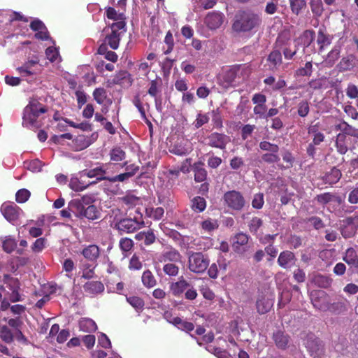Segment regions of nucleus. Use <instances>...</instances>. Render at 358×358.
I'll use <instances>...</instances> for the list:
<instances>
[{"mask_svg": "<svg viewBox=\"0 0 358 358\" xmlns=\"http://www.w3.org/2000/svg\"><path fill=\"white\" fill-rule=\"evenodd\" d=\"M210 264V259L207 255L201 252H192L188 257V268L196 274L203 273Z\"/></svg>", "mask_w": 358, "mask_h": 358, "instance_id": "obj_3", "label": "nucleus"}, {"mask_svg": "<svg viewBox=\"0 0 358 358\" xmlns=\"http://www.w3.org/2000/svg\"><path fill=\"white\" fill-rule=\"evenodd\" d=\"M144 226L143 221H138L136 218H124L120 220L115 224V227L118 231L124 233H133Z\"/></svg>", "mask_w": 358, "mask_h": 358, "instance_id": "obj_7", "label": "nucleus"}, {"mask_svg": "<svg viewBox=\"0 0 358 358\" xmlns=\"http://www.w3.org/2000/svg\"><path fill=\"white\" fill-rule=\"evenodd\" d=\"M262 22L260 15L250 10H240L235 16L232 28L238 32H248L258 28Z\"/></svg>", "mask_w": 358, "mask_h": 358, "instance_id": "obj_1", "label": "nucleus"}, {"mask_svg": "<svg viewBox=\"0 0 358 358\" xmlns=\"http://www.w3.org/2000/svg\"><path fill=\"white\" fill-rule=\"evenodd\" d=\"M341 53L340 48L334 47L327 55V62L333 65L339 58Z\"/></svg>", "mask_w": 358, "mask_h": 358, "instance_id": "obj_62", "label": "nucleus"}, {"mask_svg": "<svg viewBox=\"0 0 358 358\" xmlns=\"http://www.w3.org/2000/svg\"><path fill=\"white\" fill-rule=\"evenodd\" d=\"M146 214L155 220H159L164 216V210L162 207L146 208Z\"/></svg>", "mask_w": 358, "mask_h": 358, "instance_id": "obj_46", "label": "nucleus"}, {"mask_svg": "<svg viewBox=\"0 0 358 358\" xmlns=\"http://www.w3.org/2000/svg\"><path fill=\"white\" fill-rule=\"evenodd\" d=\"M109 157L111 162L117 163L126 158V152L120 147H115L110 150Z\"/></svg>", "mask_w": 358, "mask_h": 358, "instance_id": "obj_34", "label": "nucleus"}, {"mask_svg": "<svg viewBox=\"0 0 358 358\" xmlns=\"http://www.w3.org/2000/svg\"><path fill=\"white\" fill-rule=\"evenodd\" d=\"M264 203V196L263 193L255 194L252 201V206L255 209L262 208Z\"/></svg>", "mask_w": 358, "mask_h": 358, "instance_id": "obj_60", "label": "nucleus"}, {"mask_svg": "<svg viewBox=\"0 0 358 358\" xmlns=\"http://www.w3.org/2000/svg\"><path fill=\"white\" fill-rule=\"evenodd\" d=\"M355 56L352 54L343 57L338 64L340 71H347L352 69L355 65Z\"/></svg>", "mask_w": 358, "mask_h": 358, "instance_id": "obj_25", "label": "nucleus"}, {"mask_svg": "<svg viewBox=\"0 0 358 358\" xmlns=\"http://www.w3.org/2000/svg\"><path fill=\"white\" fill-rule=\"evenodd\" d=\"M263 162L268 164L277 163L280 161L278 152H266L262 155Z\"/></svg>", "mask_w": 358, "mask_h": 358, "instance_id": "obj_58", "label": "nucleus"}, {"mask_svg": "<svg viewBox=\"0 0 358 358\" xmlns=\"http://www.w3.org/2000/svg\"><path fill=\"white\" fill-rule=\"evenodd\" d=\"M313 72L312 62H307L304 67L299 68L295 71L296 76H310Z\"/></svg>", "mask_w": 358, "mask_h": 358, "instance_id": "obj_50", "label": "nucleus"}, {"mask_svg": "<svg viewBox=\"0 0 358 358\" xmlns=\"http://www.w3.org/2000/svg\"><path fill=\"white\" fill-rule=\"evenodd\" d=\"M266 61L269 66V70L272 71H277L282 64V57L280 50L278 49L271 51L268 55Z\"/></svg>", "mask_w": 358, "mask_h": 358, "instance_id": "obj_17", "label": "nucleus"}, {"mask_svg": "<svg viewBox=\"0 0 358 358\" xmlns=\"http://www.w3.org/2000/svg\"><path fill=\"white\" fill-rule=\"evenodd\" d=\"M303 343L310 353L318 354L323 348L322 341L313 334H309L303 341Z\"/></svg>", "mask_w": 358, "mask_h": 358, "instance_id": "obj_12", "label": "nucleus"}, {"mask_svg": "<svg viewBox=\"0 0 358 358\" xmlns=\"http://www.w3.org/2000/svg\"><path fill=\"white\" fill-rule=\"evenodd\" d=\"M38 63V60H28L24 62L22 66L17 67V71L22 76H29L35 74L36 73L31 69L33 66Z\"/></svg>", "mask_w": 358, "mask_h": 358, "instance_id": "obj_28", "label": "nucleus"}, {"mask_svg": "<svg viewBox=\"0 0 358 358\" xmlns=\"http://www.w3.org/2000/svg\"><path fill=\"white\" fill-rule=\"evenodd\" d=\"M202 229L208 232H210L218 227L216 220L208 219L201 222Z\"/></svg>", "mask_w": 358, "mask_h": 358, "instance_id": "obj_63", "label": "nucleus"}, {"mask_svg": "<svg viewBox=\"0 0 358 358\" xmlns=\"http://www.w3.org/2000/svg\"><path fill=\"white\" fill-rule=\"evenodd\" d=\"M272 338L278 349L284 350L288 348L290 336L285 331L278 330L273 332Z\"/></svg>", "mask_w": 358, "mask_h": 358, "instance_id": "obj_16", "label": "nucleus"}, {"mask_svg": "<svg viewBox=\"0 0 358 358\" xmlns=\"http://www.w3.org/2000/svg\"><path fill=\"white\" fill-rule=\"evenodd\" d=\"M345 138L344 134H339L337 136V140L336 141V148L341 155H344L347 152L348 148L347 145L345 144L343 141H342Z\"/></svg>", "mask_w": 358, "mask_h": 358, "instance_id": "obj_56", "label": "nucleus"}, {"mask_svg": "<svg viewBox=\"0 0 358 358\" xmlns=\"http://www.w3.org/2000/svg\"><path fill=\"white\" fill-rule=\"evenodd\" d=\"M120 41V34L115 31H111L110 34H108L104 42L107 43L112 49L116 50L119 47Z\"/></svg>", "mask_w": 358, "mask_h": 358, "instance_id": "obj_35", "label": "nucleus"}, {"mask_svg": "<svg viewBox=\"0 0 358 358\" xmlns=\"http://www.w3.org/2000/svg\"><path fill=\"white\" fill-rule=\"evenodd\" d=\"M310 6L313 13L317 16H321L324 11L322 0H310Z\"/></svg>", "mask_w": 358, "mask_h": 358, "instance_id": "obj_48", "label": "nucleus"}, {"mask_svg": "<svg viewBox=\"0 0 358 358\" xmlns=\"http://www.w3.org/2000/svg\"><path fill=\"white\" fill-rule=\"evenodd\" d=\"M189 287L191 284L181 276L178 281L170 285V290L173 296H179Z\"/></svg>", "mask_w": 358, "mask_h": 358, "instance_id": "obj_19", "label": "nucleus"}, {"mask_svg": "<svg viewBox=\"0 0 358 358\" xmlns=\"http://www.w3.org/2000/svg\"><path fill=\"white\" fill-rule=\"evenodd\" d=\"M332 36L327 34L324 30L320 29L317 32V43L320 45V50L322 51L325 46H327L331 43Z\"/></svg>", "mask_w": 358, "mask_h": 358, "instance_id": "obj_32", "label": "nucleus"}, {"mask_svg": "<svg viewBox=\"0 0 358 358\" xmlns=\"http://www.w3.org/2000/svg\"><path fill=\"white\" fill-rule=\"evenodd\" d=\"M224 15L219 11L209 12L204 18V23L209 29H218L224 22Z\"/></svg>", "mask_w": 358, "mask_h": 358, "instance_id": "obj_11", "label": "nucleus"}, {"mask_svg": "<svg viewBox=\"0 0 358 358\" xmlns=\"http://www.w3.org/2000/svg\"><path fill=\"white\" fill-rule=\"evenodd\" d=\"M315 37V31L312 29L305 30L301 36V39L304 48L309 47Z\"/></svg>", "mask_w": 358, "mask_h": 358, "instance_id": "obj_43", "label": "nucleus"}, {"mask_svg": "<svg viewBox=\"0 0 358 358\" xmlns=\"http://www.w3.org/2000/svg\"><path fill=\"white\" fill-rule=\"evenodd\" d=\"M336 129L343 131L345 134L354 137H358V129L354 128L346 122H343L336 126Z\"/></svg>", "mask_w": 358, "mask_h": 358, "instance_id": "obj_42", "label": "nucleus"}, {"mask_svg": "<svg viewBox=\"0 0 358 358\" xmlns=\"http://www.w3.org/2000/svg\"><path fill=\"white\" fill-rule=\"evenodd\" d=\"M92 94L94 99L100 105L103 104L108 97L107 92L103 87L96 88Z\"/></svg>", "mask_w": 358, "mask_h": 358, "instance_id": "obj_44", "label": "nucleus"}, {"mask_svg": "<svg viewBox=\"0 0 358 358\" xmlns=\"http://www.w3.org/2000/svg\"><path fill=\"white\" fill-rule=\"evenodd\" d=\"M343 261L348 265L358 269V255L354 248H350L346 250Z\"/></svg>", "mask_w": 358, "mask_h": 358, "instance_id": "obj_26", "label": "nucleus"}, {"mask_svg": "<svg viewBox=\"0 0 358 358\" xmlns=\"http://www.w3.org/2000/svg\"><path fill=\"white\" fill-rule=\"evenodd\" d=\"M169 152L178 156H185L189 154V150L180 144H175L170 149Z\"/></svg>", "mask_w": 358, "mask_h": 358, "instance_id": "obj_55", "label": "nucleus"}, {"mask_svg": "<svg viewBox=\"0 0 358 358\" xmlns=\"http://www.w3.org/2000/svg\"><path fill=\"white\" fill-rule=\"evenodd\" d=\"M341 177V171L338 169L334 167L322 177V180L325 184L334 185L339 181Z\"/></svg>", "mask_w": 358, "mask_h": 358, "instance_id": "obj_23", "label": "nucleus"}, {"mask_svg": "<svg viewBox=\"0 0 358 358\" xmlns=\"http://www.w3.org/2000/svg\"><path fill=\"white\" fill-rule=\"evenodd\" d=\"M162 271L164 275L173 278L179 274L180 268L177 263L167 262L164 264Z\"/></svg>", "mask_w": 358, "mask_h": 358, "instance_id": "obj_29", "label": "nucleus"}, {"mask_svg": "<svg viewBox=\"0 0 358 358\" xmlns=\"http://www.w3.org/2000/svg\"><path fill=\"white\" fill-rule=\"evenodd\" d=\"M127 301L137 311L141 312L145 306L144 300L137 296H130L126 297Z\"/></svg>", "mask_w": 358, "mask_h": 358, "instance_id": "obj_39", "label": "nucleus"}, {"mask_svg": "<svg viewBox=\"0 0 358 358\" xmlns=\"http://www.w3.org/2000/svg\"><path fill=\"white\" fill-rule=\"evenodd\" d=\"M206 208V201L204 198L195 196L191 201V208L196 213H201Z\"/></svg>", "mask_w": 358, "mask_h": 358, "instance_id": "obj_37", "label": "nucleus"}, {"mask_svg": "<svg viewBox=\"0 0 358 358\" xmlns=\"http://www.w3.org/2000/svg\"><path fill=\"white\" fill-rule=\"evenodd\" d=\"M21 209L15 203H4L1 206V212L10 222L18 220Z\"/></svg>", "mask_w": 358, "mask_h": 358, "instance_id": "obj_10", "label": "nucleus"}, {"mask_svg": "<svg viewBox=\"0 0 358 358\" xmlns=\"http://www.w3.org/2000/svg\"><path fill=\"white\" fill-rule=\"evenodd\" d=\"M236 78H238L237 75L232 66L223 75L222 86L226 88L232 86L233 83L236 81Z\"/></svg>", "mask_w": 358, "mask_h": 358, "instance_id": "obj_30", "label": "nucleus"}, {"mask_svg": "<svg viewBox=\"0 0 358 358\" xmlns=\"http://www.w3.org/2000/svg\"><path fill=\"white\" fill-rule=\"evenodd\" d=\"M81 254L88 262L95 263L100 256V248L95 244H91L85 247Z\"/></svg>", "mask_w": 358, "mask_h": 358, "instance_id": "obj_18", "label": "nucleus"}, {"mask_svg": "<svg viewBox=\"0 0 358 358\" xmlns=\"http://www.w3.org/2000/svg\"><path fill=\"white\" fill-rule=\"evenodd\" d=\"M75 205L77 209L76 216L80 219L86 217L90 220H97L100 217L101 213L96 206L90 205L85 208L80 201H76Z\"/></svg>", "mask_w": 358, "mask_h": 358, "instance_id": "obj_6", "label": "nucleus"}, {"mask_svg": "<svg viewBox=\"0 0 358 358\" xmlns=\"http://www.w3.org/2000/svg\"><path fill=\"white\" fill-rule=\"evenodd\" d=\"M143 243L146 246L153 244L156 241V236L152 229L144 230Z\"/></svg>", "mask_w": 358, "mask_h": 358, "instance_id": "obj_59", "label": "nucleus"}, {"mask_svg": "<svg viewBox=\"0 0 358 358\" xmlns=\"http://www.w3.org/2000/svg\"><path fill=\"white\" fill-rule=\"evenodd\" d=\"M162 85V80L159 78V80H152L150 83V87L148 89V93L152 97L155 98V103L157 105V99L156 98L157 94L159 92V87Z\"/></svg>", "mask_w": 358, "mask_h": 358, "instance_id": "obj_47", "label": "nucleus"}, {"mask_svg": "<svg viewBox=\"0 0 358 358\" xmlns=\"http://www.w3.org/2000/svg\"><path fill=\"white\" fill-rule=\"evenodd\" d=\"M182 255L180 252L171 245L166 247L159 258V261L164 264L167 262L180 263Z\"/></svg>", "mask_w": 358, "mask_h": 358, "instance_id": "obj_9", "label": "nucleus"}, {"mask_svg": "<svg viewBox=\"0 0 358 358\" xmlns=\"http://www.w3.org/2000/svg\"><path fill=\"white\" fill-rule=\"evenodd\" d=\"M143 285L147 288H151L156 285L157 280L150 270L145 271L141 277Z\"/></svg>", "mask_w": 358, "mask_h": 358, "instance_id": "obj_38", "label": "nucleus"}, {"mask_svg": "<svg viewBox=\"0 0 358 358\" xmlns=\"http://www.w3.org/2000/svg\"><path fill=\"white\" fill-rule=\"evenodd\" d=\"M17 243L15 240L10 236L6 237V239L3 241V250L7 253L12 252L15 249Z\"/></svg>", "mask_w": 358, "mask_h": 358, "instance_id": "obj_52", "label": "nucleus"}, {"mask_svg": "<svg viewBox=\"0 0 358 358\" xmlns=\"http://www.w3.org/2000/svg\"><path fill=\"white\" fill-rule=\"evenodd\" d=\"M3 282L11 291L10 293L7 292L6 294L8 295V299L12 303L22 301L21 296L20 294V283L17 278H15L8 274L3 275Z\"/></svg>", "mask_w": 358, "mask_h": 358, "instance_id": "obj_5", "label": "nucleus"}, {"mask_svg": "<svg viewBox=\"0 0 358 358\" xmlns=\"http://www.w3.org/2000/svg\"><path fill=\"white\" fill-rule=\"evenodd\" d=\"M263 221L257 217H252L249 223V229L250 232L256 234L258 229L262 226Z\"/></svg>", "mask_w": 358, "mask_h": 358, "instance_id": "obj_61", "label": "nucleus"}, {"mask_svg": "<svg viewBox=\"0 0 358 358\" xmlns=\"http://www.w3.org/2000/svg\"><path fill=\"white\" fill-rule=\"evenodd\" d=\"M47 111L48 107L37 99L30 100L29 104L24 109L23 124L27 127H39L41 124L38 121V118Z\"/></svg>", "mask_w": 358, "mask_h": 358, "instance_id": "obj_2", "label": "nucleus"}, {"mask_svg": "<svg viewBox=\"0 0 358 358\" xmlns=\"http://www.w3.org/2000/svg\"><path fill=\"white\" fill-rule=\"evenodd\" d=\"M80 329L84 332H94L97 326L94 320L90 318H83L79 322Z\"/></svg>", "mask_w": 358, "mask_h": 358, "instance_id": "obj_33", "label": "nucleus"}, {"mask_svg": "<svg viewBox=\"0 0 358 358\" xmlns=\"http://www.w3.org/2000/svg\"><path fill=\"white\" fill-rule=\"evenodd\" d=\"M249 236L245 233L239 232L233 238L232 248L236 253H243L245 250L244 247L248 244Z\"/></svg>", "mask_w": 358, "mask_h": 358, "instance_id": "obj_15", "label": "nucleus"}, {"mask_svg": "<svg viewBox=\"0 0 358 358\" xmlns=\"http://www.w3.org/2000/svg\"><path fill=\"white\" fill-rule=\"evenodd\" d=\"M206 139L208 146L222 150H225L227 145L230 142L229 136L218 132H213L207 136Z\"/></svg>", "mask_w": 358, "mask_h": 358, "instance_id": "obj_8", "label": "nucleus"}, {"mask_svg": "<svg viewBox=\"0 0 358 358\" xmlns=\"http://www.w3.org/2000/svg\"><path fill=\"white\" fill-rule=\"evenodd\" d=\"M204 164L199 161L195 162L192 166V171L194 173V180L196 182H204L208 176L207 171L205 168H203Z\"/></svg>", "mask_w": 358, "mask_h": 358, "instance_id": "obj_21", "label": "nucleus"}, {"mask_svg": "<svg viewBox=\"0 0 358 358\" xmlns=\"http://www.w3.org/2000/svg\"><path fill=\"white\" fill-rule=\"evenodd\" d=\"M110 164H106L103 166L96 167L94 169L87 171L83 173L82 176H87V178H96V180L102 181L107 180V179H103V178H109L108 176H106V170L104 169V166H108Z\"/></svg>", "mask_w": 358, "mask_h": 358, "instance_id": "obj_20", "label": "nucleus"}, {"mask_svg": "<svg viewBox=\"0 0 358 358\" xmlns=\"http://www.w3.org/2000/svg\"><path fill=\"white\" fill-rule=\"evenodd\" d=\"M259 146L262 150L268 152H278L280 149L277 144L271 143L266 141H261Z\"/></svg>", "mask_w": 358, "mask_h": 358, "instance_id": "obj_51", "label": "nucleus"}, {"mask_svg": "<svg viewBox=\"0 0 358 358\" xmlns=\"http://www.w3.org/2000/svg\"><path fill=\"white\" fill-rule=\"evenodd\" d=\"M31 193L27 189L18 190L15 194V200L17 203H22L26 202L30 197Z\"/></svg>", "mask_w": 358, "mask_h": 358, "instance_id": "obj_57", "label": "nucleus"}, {"mask_svg": "<svg viewBox=\"0 0 358 358\" xmlns=\"http://www.w3.org/2000/svg\"><path fill=\"white\" fill-rule=\"evenodd\" d=\"M233 67L236 73L237 78L242 80L248 79L252 73L251 65L249 64H236Z\"/></svg>", "mask_w": 358, "mask_h": 358, "instance_id": "obj_24", "label": "nucleus"}, {"mask_svg": "<svg viewBox=\"0 0 358 358\" xmlns=\"http://www.w3.org/2000/svg\"><path fill=\"white\" fill-rule=\"evenodd\" d=\"M95 183H96V181H94V182L87 184L84 181H83L82 176H81L80 179L72 178L71 180L69 186H70L71 189H72L73 190H74L76 192H80V191H83L84 189H85L90 185L95 184Z\"/></svg>", "mask_w": 358, "mask_h": 358, "instance_id": "obj_36", "label": "nucleus"}, {"mask_svg": "<svg viewBox=\"0 0 358 358\" xmlns=\"http://www.w3.org/2000/svg\"><path fill=\"white\" fill-rule=\"evenodd\" d=\"M119 246L123 252H128L134 248V241L131 238L127 237L122 238L120 240Z\"/></svg>", "mask_w": 358, "mask_h": 358, "instance_id": "obj_53", "label": "nucleus"}, {"mask_svg": "<svg viewBox=\"0 0 358 358\" xmlns=\"http://www.w3.org/2000/svg\"><path fill=\"white\" fill-rule=\"evenodd\" d=\"M170 323L176 326L178 329L187 332H190L194 329V325L192 322L182 320L179 317L173 318V320L170 321Z\"/></svg>", "mask_w": 358, "mask_h": 358, "instance_id": "obj_31", "label": "nucleus"}, {"mask_svg": "<svg viewBox=\"0 0 358 358\" xmlns=\"http://www.w3.org/2000/svg\"><path fill=\"white\" fill-rule=\"evenodd\" d=\"M290 9L293 14L299 15L300 13L306 8V0H289Z\"/></svg>", "mask_w": 358, "mask_h": 358, "instance_id": "obj_40", "label": "nucleus"}, {"mask_svg": "<svg viewBox=\"0 0 358 358\" xmlns=\"http://www.w3.org/2000/svg\"><path fill=\"white\" fill-rule=\"evenodd\" d=\"M310 111L309 103L307 100H302L298 104L297 114L301 117H306Z\"/></svg>", "mask_w": 358, "mask_h": 358, "instance_id": "obj_54", "label": "nucleus"}, {"mask_svg": "<svg viewBox=\"0 0 358 358\" xmlns=\"http://www.w3.org/2000/svg\"><path fill=\"white\" fill-rule=\"evenodd\" d=\"M0 338L6 343L10 344L14 340V335L6 325H0Z\"/></svg>", "mask_w": 358, "mask_h": 358, "instance_id": "obj_41", "label": "nucleus"}, {"mask_svg": "<svg viewBox=\"0 0 358 358\" xmlns=\"http://www.w3.org/2000/svg\"><path fill=\"white\" fill-rule=\"evenodd\" d=\"M224 205L229 210L236 212L242 211L246 206V200L243 194L237 190H229L223 196Z\"/></svg>", "mask_w": 358, "mask_h": 358, "instance_id": "obj_4", "label": "nucleus"}, {"mask_svg": "<svg viewBox=\"0 0 358 358\" xmlns=\"http://www.w3.org/2000/svg\"><path fill=\"white\" fill-rule=\"evenodd\" d=\"M289 38L283 35H280L275 41V47L282 50L286 59H292L296 54V50H292L288 47Z\"/></svg>", "mask_w": 358, "mask_h": 358, "instance_id": "obj_13", "label": "nucleus"}, {"mask_svg": "<svg viewBox=\"0 0 358 358\" xmlns=\"http://www.w3.org/2000/svg\"><path fill=\"white\" fill-rule=\"evenodd\" d=\"M336 197V196L331 192H325L317 195L315 200L317 201V203L322 205H326L329 202L334 201Z\"/></svg>", "mask_w": 358, "mask_h": 358, "instance_id": "obj_49", "label": "nucleus"}, {"mask_svg": "<svg viewBox=\"0 0 358 358\" xmlns=\"http://www.w3.org/2000/svg\"><path fill=\"white\" fill-rule=\"evenodd\" d=\"M312 282L319 287L328 288L332 283V279L327 275L316 273L313 275Z\"/></svg>", "mask_w": 358, "mask_h": 358, "instance_id": "obj_27", "label": "nucleus"}, {"mask_svg": "<svg viewBox=\"0 0 358 358\" xmlns=\"http://www.w3.org/2000/svg\"><path fill=\"white\" fill-rule=\"evenodd\" d=\"M357 230V228H355V227H350L343 224L341 229V233L345 238H348L354 236Z\"/></svg>", "mask_w": 358, "mask_h": 358, "instance_id": "obj_64", "label": "nucleus"}, {"mask_svg": "<svg viewBox=\"0 0 358 358\" xmlns=\"http://www.w3.org/2000/svg\"><path fill=\"white\" fill-rule=\"evenodd\" d=\"M257 309L259 314H264L269 311L271 303L265 299H259L256 302Z\"/></svg>", "mask_w": 358, "mask_h": 358, "instance_id": "obj_45", "label": "nucleus"}, {"mask_svg": "<svg viewBox=\"0 0 358 358\" xmlns=\"http://www.w3.org/2000/svg\"><path fill=\"white\" fill-rule=\"evenodd\" d=\"M86 293L90 294H98L104 291V285L101 281H88L83 285Z\"/></svg>", "mask_w": 358, "mask_h": 358, "instance_id": "obj_22", "label": "nucleus"}, {"mask_svg": "<svg viewBox=\"0 0 358 358\" xmlns=\"http://www.w3.org/2000/svg\"><path fill=\"white\" fill-rule=\"evenodd\" d=\"M296 262L295 255L289 250L281 252L278 258V265L285 269L290 268L295 265Z\"/></svg>", "mask_w": 358, "mask_h": 358, "instance_id": "obj_14", "label": "nucleus"}]
</instances>
